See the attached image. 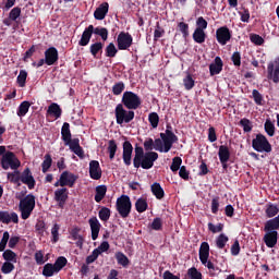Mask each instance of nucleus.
I'll list each match as a JSON object with an SVG mask.
<instances>
[{
	"instance_id": "obj_1",
	"label": "nucleus",
	"mask_w": 279,
	"mask_h": 279,
	"mask_svg": "<svg viewBox=\"0 0 279 279\" xmlns=\"http://www.w3.org/2000/svg\"><path fill=\"white\" fill-rule=\"evenodd\" d=\"M171 124H167L166 133H160V138H156L154 142V149L163 154H169L173 143H178V135L173 133Z\"/></svg>"
},
{
	"instance_id": "obj_2",
	"label": "nucleus",
	"mask_w": 279,
	"mask_h": 279,
	"mask_svg": "<svg viewBox=\"0 0 279 279\" xmlns=\"http://www.w3.org/2000/svg\"><path fill=\"white\" fill-rule=\"evenodd\" d=\"M0 166L4 171H8L11 169V173H8V175H21V172L19 169L21 168V160L19 157H16V154L8 150L4 153L0 158Z\"/></svg>"
},
{
	"instance_id": "obj_3",
	"label": "nucleus",
	"mask_w": 279,
	"mask_h": 279,
	"mask_svg": "<svg viewBox=\"0 0 279 279\" xmlns=\"http://www.w3.org/2000/svg\"><path fill=\"white\" fill-rule=\"evenodd\" d=\"M122 106L126 108V110H138L143 100H141V96L134 92H124L121 100Z\"/></svg>"
},
{
	"instance_id": "obj_4",
	"label": "nucleus",
	"mask_w": 279,
	"mask_h": 279,
	"mask_svg": "<svg viewBox=\"0 0 279 279\" xmlns=\"http://www.w3.org/2000/svg\"><path fill=\"white\" fill-rule=\"evenodd\" d=\"M66 263L68 260L65 259V257L61 256L54 262V264H46L43 268V276H45V278H51L57 274H60V271H62V269L66 267Z\"/></svg>"
},
{
	"instance_id": "obj_5",
	"label": "nucleus",
	"mask_w": 279,
	"mask_h": 279,
	"mask_svg": "<svg viewBox=\"0 0 279 279\" xmlns=\"http://www.w3.org/2000/svg\"><path fill=\"white\" fill-rule=\"evenodd\" d=\"M36 208V197L28 194L26 197L20 201V211L22 219H29L32 213Z\"/></svg>"
},
{
	"instance_id": "obj_6",
	"label": "nucleus",
	"mask_w": 279,
	"mask_h": 279,
	"mask_svg": "<svg viewBox=\"0 0 279 279\" xmlns=\"http://www.w3.org/2000/svg\"><path fill=\"white\" fill-rule=\"evenodd\" d=\"M114 114L118 125H123V123H132L135 117V113L132 111V109L125 110V108H123V104L117 105Z\"/></svg>"
},
{
	"instance_id": "obj_7",
	"label": "nucleus",
	"mask_w": 279,
	"mask_h": 279,
	"mask_svg": "<svg viewBox=\"0 0 279 279\" xmlns=\"http://www.w3.org/2000/svg\"><path fill=\"white\" fill-rule=\"evenodd\" d=\"M252 147L255 151H258L263 154L265 151L266 154H271L272 147L269 143V140L260 133L256 135V137L252 141Z\"/></svg>"
},
{
	"instance_id": "obj_8",
	"label": "nucleus",
	"mask_w": 279,
	"mask_h": 279,
	"mask_svg": "<svg viewBox=\"0 0 279 279\" xmlns=\"http://www.w3.org/2000/svg\"><path fill=\"white\" fill-rule=\"evenodd\" d=\"M117 210L123 219L125 217H130V213H132V201H130V196L122 195L117 199Z\"/></svg>"
},
{
	"instance_id": "obj_9",
	"label": "nucleus",
	"mask_w": 279,
	"mask_h": 279,
	"mask_svg": "<svg viewBox=\"0 0 279 279\" xmlns=\"http://www.w3.org/2000/svg\"><path fill=\"white\" fill-rule=\"evenodd\" d=\"M210 257V245L208 242H203L199 247V260L202 265L207 267L209 271H215V264L213 262L208 260Z\"/></svg>"
},
{
	"instance_id": "obj_10",
	"label": "nucleus",
	"mask_w": 279,
	"mask_h": 279,
	"mask_svg": "<svg viewBox=\"0 0 279 279\" xmlns=\"http://www.w3.org/2000/svg\"><path fill=\"white\" fill-rule=\"evenodd\" d=\"M267 80L274 82V84H279V58L268 63Z\"/></svg>"
},
{
	"instance_id": "obj_11",
	"label": "nucleus",
	"mask_w": 279,
	"mask_h": 279,
	"mask_svg": "<svg viewBox=\"0 0 279 279\" xmlns=\"http://www.w3.org/2000/svg\"><path fill=\"white\" fill-rule=\"evenodd\" d=\"M133 43H134V38L131 36L130 33L121 32L118 35L117 45L120 51L128 50L129 48L132 47Z\"/></svg>"
},
{
	"instance_id": "obj_12",
	"label": "nucleus",
	"mask_w": 279,
	"mask_h": 279,
	"mask_svg": "<svg viewBox=\"0 0 279 279\" xmlns=\"http://www.w3.org/2000/svg\"><path fill=\"white\" fill-rule=\"evenodd\" d=\"M232 39V32L228 26H221L216 31V40L219 45L225 47Z\"/></svg>"
},
{
	"instance_id": "obj_13",
	"label": "nucleus",
	"mask_w": 279,
	"mask_h": 279,
	"mask_svg": "<svg viewBox=\"0 0 279 279\" xmlns=\"http://www.w3.org/2000/svg\"><path fill=\"white\" fill-rule=\"evenodd\" d=\"M19 241H21L19 236L14 235L10 238V232L4 231L2 239L0 241V252L5 251V247L8 246V242H9V247L11 250H14V247H16V245L19 244Z\"/></svg>"
},
{
	"instance_id": "obj_14",
	"label": "nucleus",
	"mask_w": 279,
	"mask_h": 279,
	"mask_svg": "<svg viewBox=\"0 0 279 279\" xmlns=\"http://www.w3.org/2000/svg\"><path fill=\"white\" fill-rule=\"evenodd\" d=\"M157 158H158V153L156 151L145 153V156L142 159H140V167H142V169H151Z\"/></svg>"
},
{
	"instance_id": "obj_15",
	"label": "nucleus",
	"mask_w": 279,
	"mask_h": 279,
	"mask_svg": "<svg viewBox=\"0 0 279 279\" xmlns=\"http://www.w3.org/2000/svg\"><path fill=\"white\" fill-rule=\"evenodd\" d=\"M10 182H13L14 184H17V186H21V182L23 184H26L28 189H34L36 185V181L34 180V177L32 175H21V177H9Z\"/></svg>"
},
{
	"instance_id": "obj_16",
	"label": "nucleus",
	"mask_w": 279,
	"mask_h": 279,
	"mask_svg": "<svg viewBox=\"0 0 279 279\" xmlns=\"http://www.w3.org/2000/svg\"><path fill=\"white\" fill-rule=\"evenodd\" d=\"M109 250L110 244L107 241L102 242L89 256H87L86 263L88 265H90V263H95L96 258H99L100 254H104V252H108Z\"/></svg>"
},
{
	"instance_id": "obj_17",
	"label": "nucleus",
	"mask_w": 279,
	"mask_h": 279,
	"mask_svg": "<svg viewBox=\"0 0 279 279\" xmlns=\"http://www.w3.org/2000/svg\"><path fill=\"white\" fill-rule=\"evenodd\" d=\"M122 160L126 167H130V165H132V154L134 151V146H132L130 141H125L122 144Z\"/></svg>"
},
{
	"instance_id": "obj_18",
	"label": "nucleus",
	"mask_w": 279,
	"mask_h": 279,
	"mask_svg": "<svg viewBox=\"0 0 279 279\" xmlns=\"http://www.w3.org/2000/svg\"><path fill=\"white\" fill-rule=\"evenodd\" d=\"M58 60H60V57L56 47H50L45 51V63L48 66H53Z\"/></svg>"
},
{
	"instance_id": "obj_19",
	"label": "nucleus",
	"mask_w": 279,
	"mask_h": 279,
	"mask_svg": "<svg viewBox=\"0 0 279 279\" xmlns=\"http://www.w3.org/2000/svg\"><path fill=\"white\" fill-rule=\"evenodd\" d=\"M221 71H223V60H221V57H216L209 64V75L215 77V75H219Z\"/></svg>"
},
{
	"instance_id": "obj_20",
	"label": "nucleus",
	"mask_w": 279,
	"mask_h": 279,
	"mask_svg": "<svg viewBox=\"0 0 279 279\" xmlns=\"http://www.w3.org/2000/svg\"><path fill=\"white\" fill-rule=\"evenodd\" d=\"M109 10H110V4L108 2H102L94 11V19H96V21H104V19H106V16L108 15Z\"/></svg>"
},
{
	"instance_id": "obj_21",
	"label": "nucleus",
	"mask_w": 279,
	"mask_h": 279,
	"mask_svg": "<svg viewBox=\"0 0 279 279\" xmlns=\"http://www.w3.org/2000/svg\"><path fill=\"white\" fill-rule=\"evenodd\" d=\"M95 32V26L89 25L86 27L81 36V39L78 40L80 47H87V45L90 43V38H93V34Z\"/></svg>"
},
{
	"instance_id": "obj_22",
	"label": "nucleus",
	"mask_w": 279,
	"mask_h": 279,
	"mask_svg": "<svg viewBox=\"0 0 279 279\" xmlns=\"http://www.w3.org/2000/svg\"><path fill=\"white\" fill-rule=\"evenodd\" d=\"M264 243H266L267 247H276L278 243V231H266Z\"/></svg>"
},
{
	"instance_id": "obj_23",
	"label": "nucleus",
	"mask_w": 279,
	"mask_h": 279,
	"mask_svg": "<svg viewBox=\"0 0 279 279\" xmlns=\"http://www.w3.org/2000/svg\"><path fill=\"white\" fill-rule=\"evenodd\" d=\"M0 221L2 223H16L19 215L16 213L0 211Z\"/></svg>"
},
{
	"instance_id": "obj_24",
	"label": "nucleus",
	"mask_w": 279,
	"mask_h": 279,
	"mask_svg": "<svg viewBox=\"0 0 279 279\" xmlns=\"http://www.w3.org/2000/svg\"><path fill=\"white\" fill-rule=\"evenodd\" d=\"M89 226L92 230V239L93 241H97V238L99 236V230H101V223H99V220L94 217L89 219Z\"/></svg>"
},
{
	"instance_id": "obj_25",
	"label": "nucleus",
	"mask_w": 279,
	"mask_h": 279,
	"mask_svg": "<svg viewBox=\"0 0 279 279\" xmlns=\"http://www.w3.org/2000/svg\"><path fill=\"white\" fill-rule=\"evenodd\" d=\"M77 177L73 175H61L60 180L54 183V186H73Z\"/></svg>"
},
{
	"instance_id": "obj_26",
	"label": "nucleus",
	"mask_w": 279,
	"mask_h": 279,
	"mask_svg": "<svg viewBox=\"0 0 279 279\" xmlns=\"http://www.w3.org/2000/svg\"><path fill=\"white\" fill-rule=\"evenodd\" d=\"M145 156V150L143 147L136 145L135 146V156L133 158V167L135 169H141V160H143V157Z\"/></svg>"
},
{
	"instance_id": "obj_27",
	"label": "nucleus",
	"mask_w": 279,
	"mask_h": 279,
	"mask_svg": "<svg viewBox=\"0 0 279 279\" xmlns=\"http://www.w3.org/2000/svg\"><path fill=\"white\" fill-rule=\"evenodd\" d=\"M218 157L222 165L228 162L230 160V148L226 145H221L218 150Z\"/></svg>"
},
{
	"instance_id": "obj_28",
	"label": "nucleus",
	"mask_w": 279,
	"mask_h": 279,
	"mask_svg": "<svg viewBox=\"0 0 279 279\" xmlns=\"http://www.w3.org/2000/svg\"><path fill=\"white\" fill-rule=\"evenodd\" d=\"M71 138V124H69V122H64L61 128V140L63 141V143H70Z\"/></svg>"
},
{
	"instance_id": "obj_29",
	"label": "nucleus",
	"mask_w": 279,
	"mask_h": 279,
	"mask_svg": "<svg viewBox=\"0 0 279 279\" xmlns=\"http://www.w3.org/2000/svg\"><path fill=\"white\" fill-rule=\"evenodd\" d=\"M47 114H50V117H54V119H60L62 117V108H60V105L52 102L48 107Z\"/></svg>"
},
{
	"instance_id": "obj_30",
	"label": "nucleus",
	"mask_w": 279,
	"mask_h": 279,
	"mask_svg": "<svg viewBox=\"0 0 279 279\" xmlns=\"http://www.w3.org/2000/svg\"><path fill=\"white\" fill-rule=\"evenodd\" d=\"M89 53L93 58H99V53H104V44L101 41H96L89 46Z\"/></svg>"
},
{
	"instance_id": "obj_31",
	"label": "nucleus",
	"mask_w": 279,
	"mask_h": 279,
	"mask_svg": "<svg viewBox=\"0 0 279 279\" xmlns=\"http://www.w3.org/2000/svg\"><path fill=\"white\" fill-rule=\"evenodd\" d=\"M192 37L194 43H197L198 45L206 43V33L199 28H195Z\"/></svg>"
},
{
	"instance_id": "obj_32",
	"label": "nucleus",
	"mask_w": 279,
	"mask_h": 279,
	"mask_svg": "<svg viewBox=\"0 0 279 279\" xmlns=\"http://www.w3.org/2000/svg\"><path fill=\"white\" fill-rule=\"evenodd\" d=\"M117 149H119V146L117 145V141L110 140L108 142L107 151L109 154V160H114V156H117Z\"/></svg>"
},
{
	"instance_id": "obj_33",
	"label": "nucleus",
	"mask_w": 279,
	"mask_h": 279,
	"mask_svg": "<svg viewBox=\"0 0 279 279\" xmlns=\"http://www.w3.org/2000/svg\"><path fill=\"white\" fill-rule=\"evenodd\" d=\"M69 197L66 193V189H59L54 192V199H57L60 204H64Z\"/></svg>"
},
{
	"instance_id": "obj_34",
	"label": "nucleus",
	"mask_w": 279,
	"mask_h": 279,
	"mask_svg": "<svg viewBox=\"0 0 279 279\" xmlns=\"http://www.w3.org/2000/svg\"><path fill=\"white\" fill-rule=\"evenodd\" d=\"M89 175H101V166H99V161L92 160L89 162Z\"/></svg>"
},
{
	"instance_id": "obj_35",
	"label": "nucleus",
	"mask_w": 279,
	"mask_h": 279,
	"mask_svg": "<svg viewBox=\"0 0 279 279\" xmlns=\"http://www.w3.org/2000/svg\"><path fill=\"white\" fill-rule=\"evenodd\" d=\"M264 130L268 136H275L276 135V124L271 122V120L267 119L264 123Z\"/></svg>"
},
{
	"instance_id": "obj_36",
	"label": "nucleus",
	"mask_w": 279,
	"mask_h": 279,
	"mask_svg": "<svg viewBox=\"0 0 279 279\" xmlns=\"http://www.w3.org/2000/svg\"><path fill=\"white\" fill-rule=\"evenodd\" d=\"M107 191L108 189L106 187V185H98L96 187L95 202H97V204H99V202H101V199L106 197Z\"/></svg>"
},
{
	"instance_id": "obj_37",
	"label": "nucleus",
	"mask_w": 279,
	"mask_h": 279,
	"mask_svg": "<svg viewBox=\"0 0 279 279\" xmlns=\"http://www.w3.org/2000/svg\"><path fill=\"white\" fill-rule=\"evenodd\" d=\"M32 107V104L29 101L24 100L21 102V105L17 108V117H25L27 112H29V108Z\"/></svg>"
},
{
	"instance_id": "obj_38",
	"label": "nucleus",
	"mask_w": 279,
	"mask_h": 279,
	"mask_svg": "<svg viewBox=\"0 0 279 279\" xmlns=\"http://www.w3.org/2000/svg\"><path fill=\"white\" fill-rule=\"evenodd\" d=\"M239 126L243 129V132L250 133L254 129V124L247 118H243L239 122Z\"/></svg>"
},
{
	"instance_id": "obj_39",
	"label": "nucleus",
	"mask_w": 279,
	"mask_h": 279,
	"mask_svg": "<svg viewBox=\"0 0 279 279\" xmlns=\"http://www.w3.org/2000/svg\"><path fill=\"white\" fill-rule=\"evenodd\" d=\"M117 53H119V50L117 49V46H114L113 43H110L105 48V56H106V58H116Z\"/></svg>"
},
{
	"instance_id": "obj_40",
	"label": "nucleus",
	"mask_w": 279,
	"mask_h": 279,
	"mask_svg": "<svg viewBox=\"0 0 279 279\" xmlns=\"http://www.w3.org/2000/svg\"><path fill=\"white\" fill-rule=\"evenodd\" d=\"M44 158L45 159L41 163V169H43V173H47L49 171V169L51 168L53 159L51 158L50 154H46Z\"/></svg>"
},
{
	"instance_id": "obj_41",
	"label": "nucleus",
	"mask_w": 279,
	"mask_h": 279,
	"mask_svg": "<svg viewBox=\"0 0 279 279\" xmlns=\"http://www.w3.org/2000/svg\"><path fill=\"white\" fill-rule=\"evenodd\" d=\"M183 85H184L185 90H193V88H195V80H193V75L187 74L183 78Z\"/></svg>"
},
{
	"instance_id": "obj_42",
	"label": "nucleus",
	"mask_w": 279,
	"mask_h": 279,
	"mask_svg": "<svg viewBox=\"0 0 279 279\" xmlns=\"http://www.w3.org/2000/svg\"><path fill=\"white\" fill-rule=\"evenodd\" d=\"M151 192L157 197V199H162L165 197V190H162L158 183H154L151 185Z\"/></svg>"
},
{
	"instance_id": "obj_43",
	"label": "nucleus",
	"mask_w": 279,
	"mask_h": 279,
	"mask_svg": "<svg viewBox=\"0 0 279 279\" xmlns=\"http://www.w3.org/2000/svg\"><path fill=\"white\" fill-rule=\"evenodd\" d=\"M94 34H96V36H100L101 40H104V43H106V40H108V28L106 27H94Z\"/></svg>"
},
{
	"instance_id": "obj_44",
	"label": "nucleus",
	"mask_w": 279,
	"mask_h": 279,
	"mask_svg": "<svg viewBox=\"0 0 279 279\" xmlns=\"http://www.w3.org/2000/svg\"><path fill=\"white\" fill-rule=\"evenodd\" d=\"M278 213H279L278 205L269 204L266 206V215L268 218L276 217V215H278Z\"/></svg>"
},
{
	"instance_id": "obj_45",
	"label": "nucleus",
	"mask_w": 279,
	"mask_h": 279,
	"mask_svg": "<svg viewBox=\"0 0 279 279\" xmlns=\"http://www.w3.org/2000/svg\"><path fill=\"white\" fill-rule=\"evenodd\" d=\"M2 257L4 260H7V263H16V253H14L12 250H5Z\"/></svg>"
},
{
	"instance_id": "obj_46",
	"label": "nucleus",
	"mask_w": 279,
	"mask_h": 279,
	"mask_svg": "<svg viewBox=\"0 0 279 279\" xmlns=\"http://www.w3.org/2000/svg\"><path fill=\"white\" fill-rule=\"evenodd\" d=\"M228 241H229L228 235L222 233L216 239V246L218 247V250H223Z\"/></svg>"
},
{
	"instance_id": "obj_47",
	"label": "nucleus",
	"mask_w": 279,
	"mask_h": 279,
	"mask_svg": "<svg viewBox=\"0 0 279 279\" xmlns=\"http://www.w3.org/2000/svg\"><path fill=\"white\" fill-rule=\"evenodd\" d=\"M182 167V158L181 157H174L172 159V163L170 166V169L172 173H178L180 171V168Z\"/></svg>"
},
{
	"instance_id": "obj_48",
	"label": "nucleus",
	"mask_w": 279,
	"mask_h": 279,
	"mask_svg": "<svg viewBox=\"0 0 279 279\" xmlns=\"http://www.w3.org/2000/svg\"><path fill=\"white\" fill-rule=\"evenodd\" d=\"M147 201L145 198H138L135 203L137 213H145L147 210Z\"/></svg>"
},
{
	"instance_id": "obj_49",
	"label": "nucleus",
	"mask_w": 279,
	"mask_h": 279,
	"mask_svg": "<svg viewBox=\"0 0 279 279\" xmlns=\"http://www.w3.org/2000/svg\"><path fill=\"white\" fill-rule=\"evenodd\" d=\"M148 121L151 128L156 129L158 128V123H160V116H158L156 112H150L148 114Z\"/></svg>"
},
{
	"instance_id": "obj_50",
	"label": "nucleus",
	"mask_w": 279,
	"mask_h": 279,
	"mask_svg": "<svg viewBox=\"0 0 279 279\" xmlns=\"http://www.w3.org/2000/svg\"><path fill=\"white\" fill-rule=\"evenodd\" d=\"M26 82H27V71L21 70L20 74L17 75V84L20 88H24Z\"/></svg>"
},
{
	"instance_id": "obj_51",
	"label": "nucleus",
	"mask_w": 279,
	"mask_h": 279,
	"mask_svg": "<svg viewBox=\"0 0 279 279\" xmlns=\"http://www.w3.org/2000/svg\"><path fill=\"white\" fill-rule=\"evenodd\" d=\"M125 90V83L118 82L112 86V94L116 96L121 95Z\"/></svg>"
},
{
	"instance_id": "obj_52",
	"label": "nucleus",
	"mask_w": 279,
	"mask_h": 279,
	"mask_svg": "<svg viewBox=\"0 0 279 279\" xmlns=\"http://www.w3.org/2000/svg\"><path fill=\"white\" fill-rule=\"evenodd\" d=\"M250 40L251 43H253V45H256L257 47L265 45V39L258 34L251 35Z\"/></svg>"
},
{
	"instance_id": "obj_53",
	"label": "nucleus",
	"mask_w": 279,
	"mask_h": 279,
	"mask_svg": "<svg viewBox=\"0 0 279 279\" xmlns=\"http://www.w3.org/2000/svg\"><path fill=\"white\" fill-rule=\"evenodd\" d=\"M60 225L54 223L51 228L52 242L58 243L60 241Z\"/></svg>"
},
{
	"instance_id": "obj_54",
	"label": "nucleus",
	"mask_w": 279,
	"mask_h": 279,
	"mask_svg": "<svg viewBox=\"0 0 279 279\" xmlns=\"http://www.w3.org/2000/svg\"><path fill=\"white\" fill-rule=\"evenodd\" d=\"M116 258L119 265H122L123 267H128V265H130V259H128V256H125L123 253H117Z\"/></svg>"
},
{
	"instance_id": "obj_55",
	"label": "nucleus",
	"mask_w": 279,
	"mask_h": 279,
	"mask_svg": "<svg viewBox=\"0 0 279 279\" xmlns=\"http://www.w3.org/2000/svg\"><path fill=\"white\" fill-rule=\"evenodd\" d=\"M253 99L257 106H263V94L258 89H253Z\"/></svg>"
},
{
	"instance_id": "obj_56",
	"label": "nucleus",
	"mask_w": 279,
	"mask_h": 279,
	"mask_svg": "<svg viewBox=\"0 0 279 279\" xmlns=\"http://www.w3.org/2000/svg\"><path fill=\"white\" fill-rule=\"evenodd\" d=\"M208 27V22L206 21V19H204V16H199L196 20V29H202L204 32V29H207Z\"/></svg>"
},
{
	"instance_id": "obj_57",
	"label": "nucleus",
	"mask_w": 279,
	"mask_h": 279,
	"mask_svg": "<svg viewBox=\"0 0 279 279\" xmlns=\"http://www.w3.org/2000/svg\"><path fill=\"white\" fill-rule=\"evenodd\" d=\"M20 16H21V7L13 8L9 13V17L11 19V21H17Z\"/></svg>"
},
{
	"instance_id": "obj_58",
	"label": "nucleus",
	"mask_w": 279,
	"mask_h": 279,
	"mask_svg": "<svg viewBox=\"0 0 279 279\" xmlns=\"http://www.w3.org/2000/svg\"><path fill=\"white\" fill-rule=\"evenodd\" d=\"M99 219L101 221H108V219H110V209H108V207H102L99 210Z\"/></svg>"
},
{
	"instance_id": "obj_59",
	"label": "nucleus",
	"mask_w": 279,
	"mask_h": 279,
	"mask_svg": "<svg viewBox=\"0 0 279 279\" xmlns=\"http://www.w3.org/2000/svg\"><path fill=\"white\" fill-rule=\"evenodd\" d=\"M187 276L191 279H202V272H199L195 267H192L187 270Z\"/></svg>"
},
{
	"instance_id": "obj_60",
	"label": "nucleus",
	"mask_w": 279,
	"mask_h": 279,
	"mask_svg": "<svg viewBox=\"0 0 279 279\" xmlns=\"http://www.w3.org/2000/svg\"><path fill=\"white\" fill-rule=\"evenodd\" d=\"M13 269H14V264H12V262H4L1 267L2 274H12Z\"/></svg>"
},
{
	"instance_id": "obj_61",
	"label": "nucleus",
	"mask_w": 279,
	"mask_h": 279,
	"mask_svg": "<svg viewBox=\"0 0 279 279\" xmlns=\"http://www.w3.org/2000/svg\"><path fill=\"white\" fill-rule=\"evenodd\" d=\"M35 260L37 265H45V263H47V258H45V254L43 253V251H37L35 253Z\"/></svg>"
},
{
	"instance_id": "obj_62",
	"label": "nucleus",
	"mask_w": 279,
	"mask_h": 279,
	"mask_svg": "<svg viewBox=\"0 0 279 279\" xmlns=\"http://www.w3.org/2000/svg\"><path fill=\"white\" fill-rule=\"evenodd\" d=\"M178 27H179L183 38H186L189 36V24H186L184 22H180L178 24Z\"/></svg>"
},
{
	"instance_id": "obj_63",
	"label": "nucleus",
	"mask_w": 279,
	"mask_h": 279,
	"mask_svg": "<svg viewBox=\"0 0 279 279\" xmlns=\"http://www.w3.org/2000/svg\"><path fill=\"white\" fill-rule=\"evenodd\" d=\"M162 36H165V28H162L160 25L156 26V29L154 32V40L155 43L159 39L162 38Z\"/></svg>"
},
{
	"instance_id": "obj_64",
	"label": "nucleus",
	"mask_w": 279,
	"mask_h": 279,
	"mask_svg": "<svg viewBox=\"0 0 279 279\" xmlns=\"http://www.w3.org/2000/svg\"><path fill=\"white\" fill-rule=\"evenodd\" d=\"M231 62H233L235 66H241V52H233V54L231 56Z\"/></svg>"
}]
</instances>
